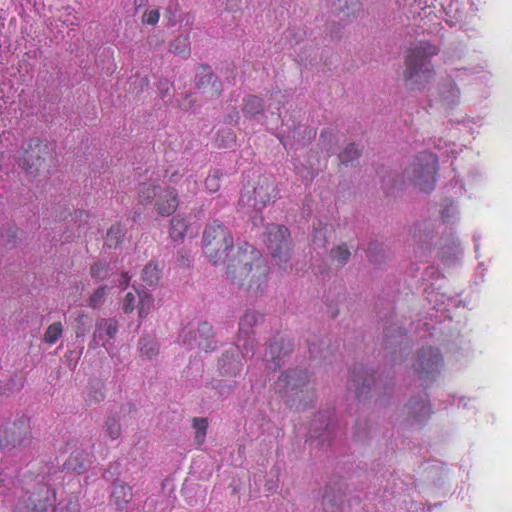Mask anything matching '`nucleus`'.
Instances as JSON below:
<instances>
[{
    "instance_id": "1",
    "label": "nucleus",
    "mask_w": 512,
    "mask_h": 512,
    "mask_svg": "<svg viewBox=\"0 0 512 512\" xmlns=\"http://www.w3.org/2000/svg\"><path fill=\"white\" fill-rule=\"evenodd\" d=\"M202 243L210 262L216 265L227 261V277L234 287L252 297L265 291L269 267L251 244L243 243L235 249L232 234L217 221L206 226Z\"/></svg>"
},
{
    "instance_id": "2",
    "label": "nucleus",
    "mask_w": 512,
    "mask_h": 512,
    "mask_svg": "<svg viewBox=\"0 0 512 512\" xmlns=\"http://www.w3.org/2000/svg\"><path fill=\"white\" fill-rule=\"evenodd\" d=\"M262 320L263 315L252 309L247 310L241 317L238 342L223 353L218 363L222 375L236 376L241 371L242 360L253 354L254 351V339L251 337L252 329Z\"/></svg>"
},
{
    "instance_id": "3",
    "label": "nucleus",
    "mask_w": 512,
    "mask_h": 512,
    "mask_svg": "<svg viewBox=\"0 0 512 512\" xmlns=\"http://www.w3.org/2000/svg\"><path fill=\"white\" fill-rule=\"evenodd\" d=\"M438 53V48L428 42L413 45L406 56L404 79L412 90H424L434 77L430 58Z\"/></svg>"
},
{
    "instance_id": "4",
    "label": "nucleus",
    "mask_w": 512,
    "mask_h": 512,
    "mask_svg": "<svg viewBox=\"0 0 512 512\" xmlns=\"http://www.w3.org/2000/svg\"><path fill=\"white\" fill-rule=\"evenodd\" d=\"M414 375L422 384H431L438 380L445 370V362L441 351L432 346L419 349L412 363Z\"/></svg>"
},
{
    "instance_id": "5",
    "label": "nucleus",
    "mask_w": 512,
    "mask_h": 512,
    "mask_svg": "<svg viewBox=\"0 0 512 512\" xmlns=\"http://www.w3.org/2000/svg\"><path fill=\"white\" fill-rule=\"evenodd\" d=\"M437 157L430 152H421L406 168L405 176L422 192H430L436 183Z\"/></svg>"
},
{
    "instance_id": "6",
    "label": "nucleus",
    "mask_w": 512,
    "mask_h": 512,
    "mask_svg": "<svg viewBox=\"0 0 512 512\" xmlns=\"http://www.w3.org/2000/svg\"><path fill=\"white\" fill-rule=\"evenodd\" d=\"M289 231L285 226L270 224L266 228L265 243L272 255L273 262L283 271L292 267L289 248Z\"/></svg>"
},
{
    "instance_id": "7",
    "label": "nucleus",
    "mask_w": 512,
    "mask_h": 512,
    "mask_svg": "<svg viewBox=\"0 0 512 512\" xmlns=\"http://www.w3.org/2000/svg\"><path fill=\"white\" fill-rule=\"evenodd\" d=\"M31 443L29 419L25 415L19 416L13 422H7L0 429V448L5 453H10L13 450L23 451Z\"/></svg>"
},
{
    "instance_id": "8",
    "label": "nucleus",
    "mask_w": 512,
    "mask_h": 512,
    "mask_svg": "<svg viewBox=\"0 0 512 512\" xmlns=\"http://www.w3.org/2000/svg\"><path fill=\"white\" fill-rule=\"evenodd\" d=\"M138 195L139 201L143 204L155 200V208L161 216L171 215L179 204L178 193L171 187L143 183L139 188Z\"/></svg>"
},
{
    "instance_id": "9",
    "label": "nucleus",
    "mask_w": 512,
    "mask_h": 512,
    "mask_svg": "<svg viewBox=\"0 0 512 512\" xmlns=\"http://www.w3.org/2000/svg\"><path fill=\"white\" fill-rule=\"evenodd\" d=\"M308 381V375L305 371L291 369L282 373L278 380L275 382L274 389L276 393H279L283 397L287 398L288 402H292L297 408L305 407V404H301L302 395L308 393L305 390Z\"/></svg>"
},
{
    "instance_id": "10",
    "label": "nucleus",
    "mask_w": 512,
    "mask_h": 512,
    "mask_svg": "<svg viewBox=\"0 0 512 512\" xmlns=\"http://www.w3.org/2000/svg\"><path fill=\"white\" fill-rule=\"evenodd\" d=\"M54 499V492L41 478L25 488V495L16 504L15 512H43L53 504Z\"/></svg>"
},
{
    "instance_id": "11",
    "label": "nucleus",
    "mask_w": 512,
    "mask_h": 512,
    "mask_svg": "<svg viewBox=\"0 0 512 512\" xmlns=\"http://www.w3.org/2000/svg\"><path fill=\"white\" fill-rule=\"evenodd\" d=\"M275 192L274 182L264 177L252 191L246 189L242 192L239 205L259 212L276 196Z\"/></svg>"
},
{
    "instance_id": "12",
    "label": "nucleus",
    "mask_w": 512,
    "mask_h": 512,
    "mask_svg": "<svg viewBox=\"0 0 512 512\" xmlns=\"http://www.w3.org/2000/svg\"><path fill=\"white\" fill-rule=\"evenodd\" d=\"M461 102V92L454 80L449 76L437 86V93L430 100V105L443 113L453 111Z\"/></svg>"
},
{
    "instance_id": "13",
    "label": "nucleus",
    "mask_w": 512,
    "mask_h": 512,
    "mask_svg": "<svg viewBox=\"0 0 512 512\" xmlns=\"http://www.w3.org/2000/svg\"><path fill=\"white\" fill-rule=\"evenodd\" d=\"M22 149V154L17 158L18 165L29 174L36 173L42 165L44 156L49 153L48 145L34 138Z\"/></svg>"
},
{
    "instance_id": "14",
    "label": "nucleus",
    "mask_w": 512,
    "mask_h": 512,
    "mask_svg": "<svg viewBox=\"0 0 512 512\" xmlns=\"http://www.w3.org/2000/svg\"><path fill=\"white\" fill-rule=\"evenodd\" d=\"M67 447L71 452L64 464L65 468L77 473L86 471L93 459L90 441L79 442V440H72L67 443Z\"/></svg>"
},
{
    "instance_id": "15",
    "label": "nucleus",
    "mask_w": 512,
    "mask_h": 512,
    "mask_svg": "<svg viewBox=\"0 0 512 512\" xmlns=\"http://www.w3.org/2000/svg\"><path fill=\"white\" fill-rule=\"evenodd\" d=\"M212 337L213 328L208 322L200 323L197 331L184 329L180 334V339L184 344H187L189 347H193L196 344L206 352L215 348Z\"/></svg>"
},
{
    "instance_id": "16",
    "label": "nucleus",
    "mask_w": 512,
    "mask_h": 512,
    "mask_svg": "<svg viewBox=\"0 0 512 512\" xmlns=\"http://www.w3.org/2000/svg\"><path fill=\"white\" fill-rule=\"evenodd\" d=\"M292 348L291 341L283 337L275 338L270 342L263 356L266 369L275 371L281 367L283 358L292 351Z\"/></svg>"
},
{
    "instance_id": "17",
    "label": "nucleus",
    "mask_w": 512,
    "mask_h": 512,
    "mask_svg": "<svg viewBox=\"0 0 512 512\" xmlns=\"http://www.w3.org/2000/svg\"><path fill=\"white\" fill-rule=\"evenodd\" d=\"M404 414L411 424H422L432 414L431 405L427 395L424 393L412 397L404 407Z\"/></svg>"
},
{
    "instance_id": "18",
    "label": "nucleus",
    "mask_w": 512,
    "mask_h": 512,
    "mask_svg": "<svg viewBox=\"0 0 512 512\" xmlns=\"http://www.w3.org/2000/svg\"><path fill=\"white\" fill-rule=\"evenodd\" d=\"M118 332V323L114 318L99 319L96 322L93 338L89 343V348L103 346L109 352L110 341Z\"/></svg>"
},
{
    "instance_id": "19",
    "label": "nucleus",
    "mask_w": 512,
    "mask_h": 512,
    "mask_svg": "<svg viewBox=\"0 0 512 512\" xmlns=\"http://www.w3.org/2000/svg\"><path fill=\"white\" fill-rule=\"evenodd\" d=\"M428 300L433 308L439 312H448L451 308H457L461 305L457 293H451L448 290L441 291L440 287L428 292Z\"/></svg>"
},
{
    "instance_id": "20",
    "label": "nucleus",
    "mask_w": 512,
    "mask_h": 512,
    "mask_svg": "<svg viewBox=\"0 0 512 512\" xmlns=\"http://www.w3.org/2000/svg\"><path fill=\"white\" fill-rule=\"evenodd\" d=\"M352 387L358 398H361L371 389V385H374V375L371 374L363 366L355 367L352 371Z\"/></svg>"
},
{
    "instance_id": "21",
    "label": "nucleus",
    "mask_w": 512,
    "mask_h": 512,
    "mask_svg": "<svg viewBox=\"0 0 512 512\" xmlns=\"http://www.w3.org/2000/svg\"><path fill=\"white\" fill-rule=\"evenodd\" d=\"M111 497L119 509H123L124 506L132 499V489L130 486L116 482L113 485Z\"/></svg>"
},
{
    "instance_id": "22",
    "label": "nucleus",
    "mask_w": 512,
    "mask_h": 512,
    "mask_svg": "<svg viewBox=\"0 0 512 512\" xmlns=\"http://www.w3.org/2000/svg\"><path fill=\"white\" fill-rule=\"evenodd\" d=\"M263 110V103L257 96H247L244 99L242 112L246 118H254L255 116L261 114Z\"/></svg>"
},
{
    "instance_id": "23",
    "label": "nucleus",
    "mask_w": 512,
    "mask_h": 512,
    "mask_svg": "<svg viewBox=\"0 0 512 512\" xmlns=\"http://www.w3.org/2000/svg\"><path fill=\"white\" fill-rule=\"evenodd\" d=\"M161 276V270L154 261L149 262L143 269L141 279L146 286L157 285Z\"/></svg>"
},
{
    "instance_id": "24",
    "label": "nucleus",
    "mask_w": 512,
    "mask_h": 512,
    "mask_svg": "<svg viewBox=\"0 0 512 512\" xmlns=\"http://www.w3.org/2000/svg\"><path fill=\"white\" fill-rule=\"evenodd\" d=\"M187 223L184 218H182L180 215H176L171 220V227L169 231L170 238L174 242H179L184 239L186 230H187Z\"/></svg>"
},
{
    "instance_id": "25",
    "label": "nucleus",
    "mask_w": 512,
    "mask_h": 512,
    "mask_svg": "<svg viewBox=\"0 0 512 512\" xmlns=\"http://www.w3.org/2000/svg\"><path fill=\"white\" fill-rule=\"evenodd\" d=\"M139 349L142 357L151 360L158 354L159 346L152 336H144L139 340Z\"/></svg>"
},
{
    "instance_id": "26",
    "label": "nucleus",
    "mask_w": 512,
    "mask_h": 512,
    "mask_svg": "<svg viewBox=\"0 0 512 512\" xmlns=\"http://www.w3.org/2000/svg\"><path fill=\"white\" fill-rule=\"evenodd\" d=\"M141 291L133 286L124 294L121 307L124 313H131L138 307Z\"/></svg>"
},
{
    "instance_id": "27",
    "label": "nucleus",
    "mask_w": 512,
    "mask_h": 512,
    "mask_svg": "<svg viewBox=\"0 0 512 512\" xmlns=\"http://www.w3.org/2000/svg\"><path fill=\"white\" fill-rule=\"evenodd\" d=\"M170 50L182 58H187L190 55V41L188 35L178 36L170 45Z\"/></svg>"
},
{
    "instance_id": "28",
    "label": "nucleus",
    "mask_w": 512,
    "mask_h": 512,
    "mask_svg": "<svg viewBox=\"0 0 512 512\" xmlns=\"http://www.w3.org/2000/svg\"><path fill=\"white\" fill-rule=\"evenodd\" d=\"M342 498L330 492H326L322 499V505L325 512H344L341 506Z\"/></svg>"
},
{
    "instance_id": "29",
    "label": "nucleus",
    "mask_w": 512,
    "mask_h": 512,
    "mask_svg": "<svg viewBox=\"0 0 512 512\" xmlns=\"http://www.w3.org/2000/svg\"><path fill=\"white\" fill-rule=\"evenodd\" d=\"M154 306V299L152 294L141 291L140 298L138 301V315L141 319H144L148 316L150 311L152 310Z\"/></svg>"
},
{
    "instance_id": "30",
    "label": "nucleus",
    "mask_w": 512,
    "mask_h": 512,
    "mask_svg": "<svg viewBox=\"0 0 512 512\" xmlns=\"http://www.w3.org/2000/svg\"><path fill=\"white\" fill-rule=\"evenodd\" d=\"M444 13L455 21H460L463 17L464 4L459 0H450L447 5H442Z\"/></svg>"
},
{
    "instance_id": "31",
    "label": "nucleus",
    "mask_w": 512,
    "mask_h": 512,
    "mask_svg": "<svg viewBox=\"0 0 512 512\" xmlns=\"http://www.w3.org/2000/svg\"><path fill=\"white\" fill-rule=\"evenodd\" d=\"M292 134L293 138L296 139L300 145L304 146L315 137L316 133L307 126L298 125L293 129Z\"/></svg>"
},
{
    "instance_id": "32",
    "label": "nucleus",
    "mask_w": 512,
    "mask_h": 512,
    "mask_svg": "<svg viewBox=\"0 0 512 512\" xmlns=\"http://www.w3.org/2000/svg\"><path fill=\"white\" fill-rule=\"evenodd\" d=\"M441 219L446 224H454L459 219L458 208L453 201L447 202L440 210Z\"/></svg>"
},
{
    "instance_id": "33",
    "label": "nucleus",
    "mask_w": 512,
    "mask_h": 512,
    "mask_svg": "<svg viewBox=\"0 0 512 512\" xmlns=\"http://www.w3.org/2000/svg\"><path fill=\"white\" fill-rule=\"evenodd\" d=\"M215 142L218 147L231 148L236 142V136L230 129L219 130Z\"/></svg>"
},
{
    "instance_id": "34",
    "label": "nucleus",
    "mask_w": 512,
    "mask_h": 512,
    "mask_svg": "<svg viewBox=\"0 0 512 512\" xmlns=\"http://www.w3.org/2000/svg\"><path fill=\"white\" fill-rule=\"evenodd\" d=\"M63 327L60 322H54L48 326L44 334V342L52 345L58 341L62 335Z\"/></svg>"
},
{
    "instance_id": "35",
    "label": "nucleus",
    "mask_w": 512,
    "mask_h": 512,
    "mask_svg": "<svg viewBox=\"0 0 512 512\" xmlns=\"http://www.w3.org/2000/svg\"><path fill=\"white\" fill-rule=\"evenodd\" d=\"M103 385L100 382L92 384L89 391L86 393L85 401L89 404H96L104 399Z\"/></svg>"
},
{
    "instance_id": "36",
    "label": "nucleus",
    "mask_w": 512,
    "mask_h": 512,
    "mask_svg": "<svg viewBox=\"0 0 512 512\" xmlns=\"http://www.w3.org/2000/svg\"><path fill=\"white\" fill-rule=\"evenodd\" d=\"M17 237V228L14 225H9L4 231L0 232V246L13 247Z\"/></svg>"
},
{
    "instance_id": "37",
    "label": "nucleus",
    "mask_w": 512,
    "mask_h": 512,
    "mask_svg": "<svg viewBox=\"0 0 512 512\" xmlns=\"http://www.w3.org/2000/svg\"><path fill=\"white\" fill-rule=\"evenodd\" d=\"M360 155L359 148L354 144H348L345 149L340 153L339 159L343 164L353 163Z\"/></svg>"
},
{
    "instance_id": "38",
    "label": "nucleus",
    "mask_w": 512,
    "mask_h": 512,
    "mask_svg": "<svg viewBox=\"0 0 512 512\" xmlns=\"http://www.w3.org/2000/svg\"><path fill=\"white\" fill-rule=\"evenodd\" d=\"M343 0H339L338 8L344 14L346 18H350L355 16L357 12L360 10V2L359 0H344V5H342Z\"/></svg>"
},
{
    "instance_id": "39",
    "label": "nucleus",
    "mask_w": 512,
    "mask_h": 512,
    "mask_svg": "<svg viewBox=\"0 0 512 512\" xmlns=\"http://www.w3.org/2000/svg\"><path fill=\"white\" fill-rule=\"evenodd\" d=\"M123 236L124 228L119 224L113 225L107 232L106 245L109 247L116 246Z\"/></svg>"
},
{
    "instance_id": "40",
    "label": "nucleus",
    "mask_w": 512,
    "mask_h": 512,
    "mask_svg": "<svg viewBox=\"0 0 512 512\" xmlns=\"http://www.w3.org/2000/svg\"><path fill=\"white\" fill-rule=\"evenodd\" d=\"M193 427L195 429V440L197 444L201 445L206 436L208 422L204 418H195L193 420Z\"/></svg>"
},
{
    "instance_id": "41",
    "label": "nucleus",
    "mask_w": 512,
    "mask_h": 512,
    "mask_svg": "<svg viewBox=\"0 0 512 512\" xmlns=\"http://www.w3.org/2000/svg\"><path fill=\"white\" fill-rule=\"evenodd\" d=\"M451 121L457 125H461L470 134H474V126L480 127L482 124V120L479 117H462L461 119H451Z\"/></svg>"
},
{
    "instance_id": "42",
    "label": "nucleus",
    "mask_w": 512,
    "mask_h": 512,
    "mask_svg": "<svg viewBox=\"0 0 512 512\" xmlns=\"http://www.w3.org/2000/svg\"><path fill=\"white\" fill-rule=\"evenodd\" d=\"M234 387L235 381L233 380H217L213 383V388L221 398L228 396L233 391Z\"/></svg>"
},
{
    "instance_id": "43",
    "label": "nucleus",
    "mask_w": 512,
    "mask_h": 512,
    "mask_svg": "<svg viewBox=\"0 0 512 512\" xmlns=\"http://www.w3.org/2000/svg\"><path fill=\"white\" fill-rule=\"evenodd\" d=\"M350 251L345 245L337 246L331 250V257L340 266L344 265L350 258Z\"/></svg>"
},
{
    "instance_id": "44",
    "label": "nucleus",
    "mask_w": 512,
    "mask_h": 512,
    "mask_svg": "<svg viewBox=\"0 0 512 512\" xmlns=\"http://www.w3.org/2000/svg\"><path fill=\"white\" fill-rule=\"evenodd\" d=\"M106 433L115 440L120 436L121 428L119 422L115 418H109L106 422Z\"/></svg>"
},
{
    "instance_id": "45",
    "label": "nucleus",
    "mask_w": 512,
    "mask_h": 512,
    "mask_svg": "<svg viewBox=\"0 0 512 512\" xmlns=\"http://www.w3.org/2000/svg\"><path fill=\"white\" fill-rule=\"evenodd\" d=\"M106 295V287L98 288L90 297L89 305L93 308L99 307L103 304Z\"/></svg>"
},
{
    "instance_id": "46",
    "label": "nucleus",
    "mask_w": 512,
    "mask_h": 512,
    "mask_svg": "<svg viewBox=\"0 0 512 512\" xmlns=\"http://www.w3.org/2000/svg\"><path fill=\"white\" fill-rule=\"evenodd\" d=\"M205 186L210 192H216L220 187V173L214 171L205 180Z\"/></svg>"
},
{
    "instance_id": "47",
    "label": "nucleus",
    "mask_w": 512,
    "mask_h": 512,
    "mask_svg": "<svg viewBox=\"0 0 512 512\" xmlns=\"http://www.w3.org/2000/svg\"><path fill=\"white\" fill-rule=\"evenodd\" d=\"M327 231H328L327 226H324L320 229L315 228V232L313 235V244L316 247H322L325 245L326 240H327Z\"/></svg>"
},
{
    "instance_id": "48",
    "label": "nucleus",
    "mask_w": 512,
    "mask_h": 512,
    "mask_svg": "<svg viewBox=\"0 0 512 512\" xmlns=\"http://www.w3.org/2000/svg\"><path fill=\"white\" fill-rule=\"evenodd\" d=\"M295 168L297 170V173L302 178V180L306 183L312 182V180L314 179V177L316 175L315 169L313 167L300 168L299 165L295 164Z\"/></svg>"
},
{
    "instance_id": "49",
    "label": "nucleus",
    "mask_w": 512,
    "mask_h": 512,
    "mask_svg": "<svg viewBox=\"0 0 512 512\" xmlns=\"http://www.w3.org/2000/svg\"><path fill=\"white\" fill-rule=\"evenodd\" d=\"M106 274H107V267L103 263H100V262L95 263L91 267V275H92V277H94L96 279H103L106 277Z\"/></svg>"
},
{
    "instance_id": "50",
    "label": "nucleus",
    "mask_w": 512,
    "mask_h": 512,
    "mask_svg": "<svg viewBox=\"0 0 512 512\" xmlns=\"http://www.w3.org/2000/svg\"><path fill=\"white\" fill-rule=\"evenodd\" d=\"M160 18V13L158 10H150L146 11L143 15L142 21L143 23L149 24V25H155Z\"/></svg>"
},
{
    "instance_id": "51",
    "label": "nucleus",
    "mask_w": 512,
    "mask_h": 512,
    "mask_svg": "<svg viewBox=\"0 0 512 512\" xmlns=\"http://www.w3.org/2000/svg\"><path fill=\"white\" fill-rule=\"evenodd\" d=\"M211 83H212L211 89H213L214 85H215L214 76L211 73H206L205 75H203L202 77L199 78V80L197 82V88L202 89L205 87L206 84L208 85Z\"/></svg>"
},
{
    "instance_id": "52",
    "label": "nucleus",
    "mask_w": 512,
    "mask_h": 512,
    "mask_svg": "<svg viewBox=\"0 0 512 512\" xmlns=\"http://www.w3.org/2000/svg\"><path fill=\"white\" fill-rule=\"evenodd\" d=\"M130 279H131V275H129V273H128V272L123 273V274L121 275L120 279H119V283H120V285H121V286H122V285H124V286H125V288H127V287H128V284H129Z\"/></svg>"
},
{
    "instance_id": "53",
    "label": "nucleus",
    "mask_w": 512,
    "mask_h": 512,
    "mask_svg": "<svg viewBox=\"0 0 512 512\" xmlns=\"http://www.w3.org/2000/svg\"><path fill=\"white\" fill-rule=\"evenodd\" d=\"M461 254L460 249L453 244V247L451 248V257L453 259H457V257Z\"/></svg>"
},
{
    "instance_id": "54",
    "label": "nucleus",
    "mask_w": 512,
    "mask_h": 512,
    "mask_svg": "<svg viewBox=\"0 0 512 512\" xmlns=\"http://www.w3.org/2000/svg\"><path fill=\"white\" fill-rule=\"evenodd\" d=\"M229 118H230V122L237 123L239 121V119H240V114H239V112H235V114L234 115H230Z\"/></svg>"
},
{
    "instance_id": "55",
    "label": "nucleus",
    "mask_w": 512,
    "mask_h": 512,
    "mask_svg": "<svg viewBox=\"0 0 512 512\" xmlns=\"http://www.w3.org/2000/svg\"><path fill=\"white\" fill-rule=\"evenodd\" d=\"M146 2H147V0H134L136 7H141V6L145 5Z\"/></svg>"
},
{
    "instance_id": "56",
    "label": "nucleus",
    "mask_w": 512,
    "mask_h": 512,
    "mask_svg": "<svg viewBox=\"0 0 512 512\" xmlns=\"http://www.w3.org/2000/svg\"><path fill=\"white\" fill-rule=\"evenodd\" d=\"M316 432H317V428H316L315 424H313V428L310 432V437H314V436L317 437L318 435H316Z\"/></svg>"
},
{
    "instance_id": "57",
    "label": "nucleus",
    "mask_w": 512,
    "mask_h": 512,
    "mask_svg": "<svg viewBox=\"0 0 512 512\" xmlns=\"http://www.w3.org/2000/svg\"><path fill=\"white\" fill-rule=\"evenodd\" d=\"M442 261L445 263V264H449L450 262V256L448 258H445L444 255H442Z\"/></svg>"
},
{
    "instance_id": "58",
    "label": "nucleus",
    "mask_w": 512,
    "mask_h": 512,
    "mask_svg": "<svg viewBox=\"0 0 512 512\" xmlns=\"http://www.w3.org/2000/svg\"><path fill=\"white\" fill-rule=\"evenodd\" d=\"M309 351H310L311 355L314 356V353H315L314 346H310Z\"/></svg>"
},
{
    "instance_id": "59",
    "label": "nucleus",
    "mask_w": 512,
    "mask_h": 512,
    "mask_svg": "<svg viewBox=\"0 0 512 512\" xmlns=\"http://www.w3.org/2000/svg\"><path fill=\"white\" fill-rule=\"evenodd\" d=\"M214 91L211 93V95H217L218 94V90L217 89H213Z\"/></svg>"
},
{
    "instance_id": "60",
    "label": "nucleus",
    "mask_w": 512,
    "mask_h": 512,
    "mask_svg": "<svg viewBox=\"0 0 512 512\" xmlns=\"http://www.w3.org/2000/svg\"><path fill=\"white\" fill-rule=\"evenodd\" d=\"M281 142L284 144V146H287V143L283 139H281Z\"/></svg>"
},
{
    "instance_id": "61",
    "label": "nucleus",
    "mask_w": 512,
    "mask_h": 512,
    "mask_svg": "<svg viewBox=\"0 0 512 512\" xmlns=\"http://www.w3.org/2000/svg\"><path fill=\"white\" fill-rule=\"evenodd\" d=\"M2 482V479H0V483Z\"/></svg>"
}]
</instances>
